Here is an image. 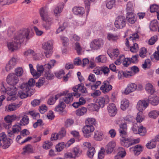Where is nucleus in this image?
I'll use <instances>...</instances> for the list:
<instances>
[{
  "label": "nucleus",
  "mask_w": 159,
  "mask_h": 159,
  "mask_svg": "<svg viewBox=\"0 0 159 159\" xmlns=\"http://www.w3.org/2000/svg\"><path fill=\"white\" fill-rule=\"evenodd\" d=\"M126 9L127 11V13H128L129 12H133L134 11V6L133 3L130 2H128L127 4Z\"/></svg>",
  "instance_id": "nucleus-37"
},
{
  "label": "nucleus",
  "mask_w": 159,
  "mask_h": 159,
  "mask_svg": "<svg viewBox=\"0 0 159 159\" xmlns=\"http://www.w3.org/2000/svg\"><path fill=\"white\" fill-rule=\"evenodd\" d=\"M66 107V105L63 101H59V103L55 107V110L57 112H63V110Z\"/></svg>",
  "instance_id": "nucleus-28"
},
{
  "label": "nucleus",
  "mask_w": 159,
  "mask_h": 159,
  "mask_svg": "<svg viewBox=\"0 0 159 159\" xmlns=\"http://www.w3.org/2000/svg\"><path fill=\"white\" fill-rule=\"evenodd\" d=\"M137 88V85L134 83H131L128 85L125 89L124 93L128 94L134 91Z\"/></svg>",
  "instance_id": "nucleus-17"
},
{
  "label": "nucleus",
  "mask_w": 159,
  "mask_h": 159,
  "mask_svg": "<svg viewBox=\"0 0 159 159\" xmlns=\"http://www.w3.org/2000/svg\"><path fill=\"white\" fill-rule=\"evenodd\" d=\"M35 82V81L34 79H30L27 83L22 84L18 88V89L25 92H31L33 93V92L30 89L31 87L34 85Z\"/></svg>",
  "instance_id": "nucleus-3"
},
{
  "label": "nucleus",
  "mask_w": 159,
  "mask_h": 159,
  "mask_svg": "<svg viewBox=\"0 0 159 159\" xmlns=\"http://www.w3.org/2000/svg\"><path fill=\"white\" fill-rule=\"evenodd\" d=\"M146 90L148 93L152 94L154 93L155 89L153 85L150 83L147 84L145 88Z\"/></svg>",
  "instance_id": "nucleus-29"
},
{
  "label": "nucleus",
  "mask_w": 159,
  "mask_h": 159,
  "mask_svg": "<svg viewBox=\"0 0 159 159\" xmlns=\"http://www.w3.org/2000/svg\"><path fill=\"white\" fill-rule=\"evenodd\" d=\"M75 48L78 54L79 55L80 54H81V51L82 50V48L79 43H75Z\"/></svg>",
  "instance_id": "nucleus-64"
},
{
  "label": "nucleus",
  "mask_w": 159,
  "mask_h": 159,
  "mask_svg": "<svg viewBox=\"0 0 159 159\" xmlns=\"http://www.w3.org/2000/svg\"><path fill=\"white\" fill-rule=\"evenodd\" d=\"M120 73H122L124 76L126 77H129L133 75V73L131 71H120Z\"/></svg>",
  "instance_id": "nucleus-51"
},
{
  "label": "nucleus",
  "mask_w": 159,
  "mask_h": 159,
  "mask_svg": "<svg viewBox=\"0 0 159 159\" xmlns=\"http://www.w3.org/2000/svg\"><path fill=\"white\" fill-rule=\"evenodd\" d=\"M43 120L41 119L38 120L37 122L33 124V127L34 128H36L39 126H43Z\"/></svg>",
  "instance_id": "nucleus-59"
},
{
  "label": "nucleus",
  "mask_w": 159,
  "mask_h": 159,
  "mask_svg": "<svg viewBox=\"0 0 159 159\" xmlns=\"http://www.w3.org/2000/svg\"><path fill=\"white\" fill-rule=\"evenodd\" d=\"M103 44V41L101 39H95L90 44V47L94 50H98Z\"/></svg>",
  "instance_id": "nucleus-8"
},
{
  "label": "nucleus",
  "mask_w": 159,
  "mask_h": 159,
  "mask_svg": "<svg viewBox=\"0 0 159 159\" xmlns=\"http://www.w3.org/2000/svg\"><path fill=\"white\" fill-rule=\"evenodd\" d=\"M23 149V152L21 153L23 155H28L34 152L32 146L30 144L25 145Z\"/></svg>",
  "instance_id": "nucleus-18"
},
{
  "label": "nucleus",
  "mask_w": 159,
  "mask_h": 159,
  "mask_svg": "<svg viewBox=\"0 0 159 159\" xmlns=\"http://www.w3.org/2000/svg\"><path fill=\"white\" fill-rule=\"evenodd\" d=\"M120 128L119 131L120 136L122 137L123 136L127 137V126L126 124L123 123L120 124Z\"/></svg>",
  "instance_id": "nucleus-15"
},
{
  "label": "nucleus",
  "mask_w": 159,
  "mask_h": 159,
  "mask_svg": "<svg viewBox=\"0 0 159 159\" xmlns=\"http://www.w3.org/2000/svg\"><path fill=\"white\" fill-rule=\"evenodd\" d=\"M146 132V129L143 126H141L138 129V134L140 135L144 136Z\"/></svg>",
  "instance_id": "nucleus-38"
},
{
  "label": "nucleus",
  "mask_w": 159,
  "mask_h": 159,
  "mask_svg": "<svg viewBox=\"0 0 159 159\" xmlns=\"http://www.w3.org/2000/svg\"><path fill=\"white\" fill-rule=\"evenodd\" d=\"M64 143H61L58 144L56 147L57 152H60L62 150L63 148L65 147Z\"/></svg>",
  "instance_id": "nucleus-44"
},
{
  "label": "nucleus",
  "mask_w": 159,
  "mask_h": 159,
  "mask_svg": "<svg viewBox=\"0 0 159 159\" xmlns=\"http://www.w3.org/2000/svg\"><path fill=\"white\" fill-rule=\"evenodd\" d=\"M107 3L106 4L107 7L109 9H111L114 5L115 2V0H107Z\"/></svg>",
  "instance_id": "nucleus-43"
},
{
  "label": "nucleus",
  "mask_w": 159,
  "mask_h": 159,
  "mask_svg": "<svg viewBox=\"0 0 159 159\" xmlns=\"http://www.w3.org/2000/svg\"><path fill=\"white\" fill-rule=\"evenodd\" d=\"M125 59L124 55H121L119 56V58L116 60L115 62V63L117 65H119L121 63V61H123Z\"/></svg>",
  "instance_id": "nucleus-57"
},
{
  "label": "nucleus",
  "mask_w": 159,
  "mask_h": 159,
  "mask_svg": "<svg viewBox=\"0 0 159 159\" xmlns=\"http://www.w3.org/2000/svg\"><path fill=\"white\" fill-rule=\"evenodd\" d=\"M52 143L51 141H46L43 145V148L46 149L50 148L52 146Z\"/></svg>",
  "instance_id": "nucleus-47"
},
{
  "label": "nucleus",
  "mask_w": 159,
  "mask_h": 159,
  "mask_svg": "<svg viewBox=\"0 0 159 159\" xmlns=\"http://www.w3.org/2000/svg\"><path fill=\"white\" fill-rule=\"evenodd\" d=\"M105 151V148H102L98 154V157L99 159H102L104 157Z\"/></svg>",
  "instance_id": "nucleus-58"
},
{
  "label": "nucleus",
  "mask_w": 159,
  "mask_h": 159,
  "mask_svg": "<svg viewBox=\"0 0 159 159\" xmlns=\"http://www.w3.org/2000/svg\"><path fill=\"white\" fill-rule=\"evenodd\" d=\"M39 13L42 20L45 22L43 25V27L46 30L49 29L52 23V19L49 17L48 9L46 7L41 8Z\"/></svg>",
  "instance_id": "nucleus-2"
},
{
  "label": "nucleus",
  "mask_w": 159,
  "mask_h": 159,
  "mask_svg": "<svg viewBox=\"0 0 159 159\" xmlns=\"http://www.w3.org/2000/svg\"><path fill=\"white\" fill-rule=\"evenodd\" d=\"M139 38V36L137 33H134L131 35L129 38V40L130 41H132L133 42L136 39H138Z\"/></svg>",
  "instance_id": "nucleus-53"
},
{
  "label": "nucleus",
  "mask_w": 159,
  "mask_h": 159,
  "mask_svg": "<svg viewBox=\"0 0 159 159\" xmlns=\"http://www.w3.org/2000/svg\"><path fill=\"white\" fill-rule=\"evenodd\" d=\"M87 111V109L85 107H83L81 108L78 109L76 111V113L77 115L78 116H82L86 113Z\"/></svg>",
  "instance_id": "nucleus-34"
},
{
  "label": "nucleus",
  "mask_w": 159,
  "mask_h": 159,
  "mask_svg": "<svg viewBox=\"0 0 159 159\" xmlns=\"http://www.w3.org/2000/svg\"><path fill=\"white\" fill-rule=\"evenodd\" d=\"M16 64V60L15 58H12L8 62L6 66V70L7 71L13 68Z\"/></svg>",
  "instance_id": "nucleus-20"
},
{
  "label": "nucleus",
  "mask_w": 159,
  "mask_h": 159,
  "mask_svg": "<svg viewBox=\"0 0 159 159\" xmlns=\"http://www.w3.org/2000/svg\"><path fill=\"white\" fill-rule=\"evenodd\" d=\"M66 130L64 128L62 127L61 128V130L58 134L59 139H61L66 135Z\"/></svg>",
  "instance_id": "nucleus-41"
},
{
  "label": "nucleus",
  "mask_w": 159,
  "mask_h": 159,
  "mask_svg": "<svg viewBox=\"0 0 159 159\" xmlns=\"http://www.w3.org/2000/svg\"><path fill=\"white\" fill-rule=\"evenodd\" d=\"M142 112L140 111L137 113L136 120L138 122L140 123L143 120V118L142 117Z\"/></svg>",
  "instance_id": "nucleus-63"
},
{
  "label": "nucleus",
  "mask_w": 159,
  "mask_h": 159,
  "mask_svg": "<svg viewBox=\"0 0 159 159\" xmlns=\"http://www.w3.org/2000/svg\"><path fill=\"white\" fill-rule=\"evenodd\" d=\"M3 144L2 146V148L4 149H6L8 148L11 144V142L10 140H7L3 141Z\"/></svg>",
  "instance_id": "nucleus-56"
},
{
  "label": "nucleus",
  "mask_w": 159,
  "mask_h": 159,
  "mask_svg": "<svg viewBox=\"0 0 159 159\" xmlns=\"http://www.w3.org/2000/svg\"><path fill=\"white\" fill-rule=\"evenodd\" d=\"M33 94L31 92H27L20 90L18 93V96L21 99H23L28 96H30Z\"/></svg>",
  "instance_id": "nucleus-21"
},
{
  "label": "nucleus",
  "mask_w": 159,
  "mask_h": 159,
  "mask_svg": "<svg viewBox=\"0 0 159 159\" xmlns=\"http://www.w3.org/2000/svg\"><path fill=\"white\" fill-rule=\"evenodd\" d=\"M109 100L108 98L105 99L104 97H100L98 100V103L100 107H103L104 106L106 102L107 103Z\"/></svg>",
  "instance_id": "nucleus-33"
},
{
  "label": "nucleus",
  "mask_w": 159,
  "mask_h": 159,
  "mask_svg": "<svg viewBox=\"0 0 159 159\" xmlns=\"http://www.w3.org/2000/svg\"><path fill=\"white\" fill-rule=\"evenodd\" d=\"M103 133L98 130L95 131L94 132V138L97 141H101L103 139Z\"/></svg>",
  "instance_id": "nucleus-25"
},
{
  "label": "nucleus",
  "mask_w": 159,
  "mask_h": 159,
  "mask_svg": "<svg viewBox=\"0 0 159 159\" xmlns=\"http://www.w3.org/2000/svg\"><path fill=\"white\" fill-rule=\"evenodd\" d=\"M97 107V105L96 104L93 103L89 104L88 106V109L91 111H95Z\"/></svg>",
  "instance_id": "nucleus-62"
},
{
  "label": "nucleus",
  "mask_w": 159,
  "mask_h": 159,
  "mask_svg": "<svg viewBox=\"0 0 159 159\" xmlns=\"http://www.w3.org/2000/svg\"><path fill=\"white\" fill-rule=\"evenodd\" d=\"M23 71L22 68L19 67L16 69L15 73L16 75L18 76H21L23 73Z\"/></svg>",
  "instance_id": "nucleus-45"
},
{
  "label": "nucleus",
  "mask_w": 159,
  "mask_h": 159,
  "mask_svg": "<svg viewBox=\"0 0 159 159\" xmlns=\"http://www.w3.org/2000/svg\"><path fill=\"white\" fill-rule=\"evenodd\" d=\"M54 76V75L50 72L47 71V73H45L44 74V77L48 80H51L53 79Z\"/></svg>",
  "instance_id": "nucleus-46"
},
{
  "label": "nucleus",
  "mask_w": 159,
  "mask_h": 159,
  "mask_svg": "<svg viewBox=\"0 0 159 159\" xmlns=\"http://www.w3.org/2000/svg\"><path fill=\"white\" fill-rule=\"evenodd\" d=\"M146 101L148 104L150 103L152 105L156 106L159 103V98L157 96H150L148 99H146Z\"/></svg>",
  "instance_id": "nucleus-11"
},
{
  "label": "nucleus",
  "mask_w": 159,
  "mask_h": 159,
  "mask_svg": "<svg viewBox=\"0 0 159 159\" xmlns=\"http://www.w3.org/2000/svg\"><path fill=\"white\" fill-rule=\"evenodd\" d=\"M127 137L123 136L120 139V141L121 145L127 148L131 145L132 139L126 138Z\"/></svg>",
  "instance_id": "nucleus-16"
},
{
  "label": "nucleus",
  "mask_w": 159,
  "mask_h": 159,
  "mask_svg": "<svg viewBox=\"0 0 159 159\" xmlns=\"http://www.w3.org/2000/svg\"><path fill=\"white\" fill-rule=\"evenodd\" d=\"M116 146V143L114 141L109 142L105 147V151L107 154L111 153L114 150Z\"/></svg>",
  "instance_id": "nucleus-14"
},
{
  "label": "nucleus",
  "mask_w": 159,
  "mask_h": 159,
  "mask_svg": "<svg viewBox=\"0 0 159 159\" xmlns=\"http://www.w3.org/2000/svg\"><path fill=\"white\" fill-rule=\"evenodd\" d=\"M148 103L146 101V99L144 100H140L137 103V108L140 111L145 109L148 106Z\"/></svg>",
  "instance_id": "nucleus-10"
},
{
  "label": "nucleus",
  "mask_w": 159,
  "mask_h": 159,
  "mask_svg": "<svg viewBox=\"0 0 159 159\" xmlns=\"http://www.w3.org/2000/svg\"><path fill=\"white\" fill-rule=\"evenodd\" d=\"M131 63L130 58H125L124 60L123 61V65L124 67H127Z\"/></svg>",
  "instance_id": "nucleus-50"
},
{
  "label": "nucleus",
  "mask_w": 159,
  "mask_h": 159,
  "mask_svg": "<svg viewBox=\"0 0 159 159\" xmlns=\"http://www.w3.org/2000/svg\"><path fill=\"white\" fill-rule=\"evenodd\" d=\"M18 77L16 74L13 73L9 74L7 78V81L11 86L14 87V85L16 84L19 81Z\"/></svg>",
  "instance_id": "nucleus-4"
},
{
  "label": "nucleus",
  "mask_w": 159,
  "mask_h": 159,
  "mask_svg": "<svg viewBox=\"0 0 159 159\" xmlns=\"http://www.w3.org/2000/svg\"><path fill=\"white\" fill-rule=\"evenodd\" d=\"M73 12L75 15H82L84 13V10L83 7H75L73 9Z\"/></svg>",
  "instance_id": "nucleus-22"
},
{
  "label": "nucleus",
  "mask_w": 159,
  "mask_h": 159,
  "mask_svg": "<svg viewBox=\"0 0 159 159\" xmlns=\"http://www.w3.org/2000/svg\"><path fill=\"white\" fill-rule=\"evenodd\" d=\"M16 118V116H7L4 118V120L7 124H4V126L6 129H9L11 127V124Z\"/></svg>",
  "instance_id": "nucleus-12"
},
{
  "label": "nucleus",
  "mask_w": 159,
  "mask_h": 159,
  "mask_svg": "<svg viewBox=\"0 0 159 159\" xmlns=\"http://www.w3.org/2000/svg\"><path fill=\"white\" fill-rule=\"evenodd\" d=\"M150 8L151 12H156L157 13V19L159 20V6L156 5H153L150 7Z\"/></svg>",
  "instance_id": "nucleus-24"
},
{
  "label": "nucleus",
  "mask_w": 159,
  "mask_h": 159,
  "mask_svg": "<svg viewBox=\"0 0 159 159\" xmlns=\"http://www.w3.org/2000/svg\"><path fill=\"white\" fill-rule=\"evenodd\" d=\"M73 100V97L72 93H68L63 98V100L67 104H70L72 102Z\"/></svg>",
  "instance_id": "nucleus-23"
},
{
  "label": "nucleus",
  "mask_w": 159,
  "mask_h": 159,
  "mask_svg": "<svg viewBox=\"0 0 159 159\" xmlns=\"http://www.w3.org/2000/svg\"><path fill=\"white\" fill-rule=\"evenodd\" d=\"M95 120L93 118H88L87 119L85 122V125L89 126H93L95 124Z\"/></svg>",
  "instance_id": "nucleus-35"
},
{
  "label": "nucleus",
  "mask_w": 159,
  "mask_h": 159,
  "mask_svg": "<svg viewBox=\"0 0 159 159\" xmlns=\"http://www.w3.org/2000/svg\"><path fill=\"white\" fill-rule=\"evenodd\" d=\"M44 82V78H42L39 79L38 82L36 83V85L37 87L39 88L43 85Z\"/></svg>",
  "instance_id": "nucleus-61"
},
{
  "label": "nucleus",
  "mask_w": 159,
  "mask_h": 159,
  "mask_svg": "<svg viewBox=\"0 0 159 159\" xmlns=\"http://www.w3.org/2000/svg\"><path fill=\"white\" fill-rule=\"evenodd\" d=\"M146 49L144 48H142L140 50L139 56L142 58H143L146 56Z\"/></svg>",
  "instance_id": "nucleus-52"
},
{
  "label": "nucleus",
  "mask_w": 159,
  "mask_h": 159,
  "mask_svg": "<svg viewBox=\"0 0 159 159\" xmlns=\"http://www.w3.org/2000/svg\"><path fill=\"white\" fill-rule=\"evenodd\" d=\"M112 89V86L110 84L107 80L104 81L103 84L101 86L100 89L102 92L106 93L110 91Z\"/></svg>",
  "instance_id": "nucleus-9"
},
{
  "label": "nucleus",
  "mask_w": 159,
  "mask_h": 159,
  "mask_svg": "<svg viewBox=\"0 0 159 159\" xmlns=\"http://www.w3.org/2000/svg\"><path fill=\"white\" fill-rule=\"evenodd\" d=\"M8 87L7 88V91H6V93L10 96H12L15 95L16 93V90L17 89H16V87Z\"/></svg>",
  "instance_id": "nucleus-27"
},
{
  "label": "nucleus",
  "mask_w": 159,
  "mask_h": 159,
  "mask_svg": "<svg viewBox=\"0 0 159 159\" xmlns=\"http://www.w3.org/2000/svg\"><path fill=\"white\" fill-rule=\"evenodd\" d=\"M30 72L32 75H33L34 79H36L39 77V75L37 74V72L34 70L33 65L31 64H29Z\"/></svg>",
  "instance_id": "nucleus-32"
},
{
  "label": "nucleus",
  "mask_w": 159,
  "mask_h": 159,
  "mask_svg": "<svg viewBox=\"0 0 159 159\" xmlns=\"http://www.w3.org/2000/svg\"><path fill=\"white\" fill-rule=\"evenodd\" d=\"M67 24L66 22H64L63 24V26H60L58 29L57 30L56 33L58 34L60 32L63 31L66 28L67 26Z\"/></svg>",
  "instance_id": "nucleus-54"
},
{
  "label": "nucleus",
  "mask_w": 159,
  "mask_h": 159,
  "mask_svg": "<svg viewBox=\"0 0 159 159\" xmlns=\"http://www.w3.org/2000/svg\"><path fill=\"white\" fill-rule=\"evenodd\" d=\"M19 107V104H16L14 103L9 105L8 107V109L10 111H12L16 110L17 108Z\"/></svg>",
  "instance_id": "nucleus-39"
},
{
  "label": "nucleus",
  "mask_w": 159,
  "mask_h": 159,
  "mask_svg": "<svg viewBox=\"0 0 159 159\" xmlns=\"http://www.w3.org/2000/svg\"><path fill=\"white\" fill-rule=\"evenodd\" d=\"M37 69L38 72L37 74L39 75V77L41 76V74L43 73L44 71L43 66L42 65H38L37 66Z\"/></svg>",
  "instance_id": "nucleus-60"
},
{
  "label": "nucleus",
  "mask_w": 159,
  "mask_h": 159,
  "mask_svg": "<svg viewBox=\"0 0 159 159\" xmlns=\"http://www.w3.org/2000/svg\"><path fill=\"white\" fill-rule=\"evenodd\" d=\"M158 27V21L156 20H152L149 25V28L151 30L156 31Z\"/></svg>",
  "instance_id": "nucleus-26"
},
{
  "label": "nucleus",
  "mask_w": 159,
  "mask_h": 159,
  "mask_svg": "<svg viewBox=\"0 0 159 159\" xmlns=\"http://www.w3.org/2000/svg\"><path fill=\"white\" fill-rule=\"evenodd\" d=\"M31 37L30 35V30L27 29H23L19 30L15 35L12 42L7 44L8 48L11 51L17 49L24 41L25 38L27 41Z\"/></svg>",
  "instance_id": "nucleus-1"
},
{
  "label": "nucleus",
  "mask_w": 159,
  "mask_h": 159,
  "mask_svg": "<svg viewBox=\"0 0 159 159\" xmlns=\"http://www.w3.org/2000/svg\"><path fill=\"white\" fill-rule=\"evenodd\" d=\"M94 130V128L93 126H89L86 125L82 129V131L84 134V136L87 138H89L91 137V133Z\"/></svg>",
  "instance_id": "nucleus-7"
},
{
  "label": "nucleus",
  "mask_w": 159,
  "mask_h": 159,
  "mask_svg": "<svg viewBox=\"0 0 159 159\" xmlns=\"http://www.w3.org/2000/svg\"><path fill=\"white\" fill-rule=\"evenodd\" d=\"M126 19L127 21L131 24L134 23L136 20V18L133 12L127 13L126 16Z\"/></svg>",
  "instance_id": "nucleus-19"
},
{
  "label": "nucleus",
  "mask_w": 159,
  "mask_h": 159,
  "mask_svg": "<svg viewBox=\"0 0 159 159\" xmlns=\"http://www.w3.org/2000/svg\"><path fill=\"white\" fill-rule=\"evenodd\" d=\"M107 110L109 115L111 116H114L117 111L116 107L114 104H110L107 107Z\"/></svg>",
  "instance_id": "nucleus-13"
},
{
  "label": "nucleus",
  "mask_w": 159,
  "mask_h": 159,
  "mask_svg": "<svg viewBox=\"0 0 159 159\" xmlns=\"http://www.w3.org/2000/svg\"><path fill=\"white\" fill-rule=\"evenodd\" d=\"M126 20L125 16H118L115 21V25L117 29H121L124 27L126 25Z\"/></svg>",
  "instance_id": "nucleus-5"
},
{
  "label": "nucleus",
  "mask_w": 159,
  "mask_h": 159,
  "mask_svg": "<svg viewBox=\"0 0 159 159\" xmlns=\"http://www.w3.org/2000/svg\"><path fill=\"white\" fill-rule=\"evenodd\" d=\"M29 122V119L28 117L26 115H24L20 120V126H25L28 125Z\"/></svg>",
  "instance_id": "nucleus-31"
},
{
  "label": "nucleus",
  "mask_w": 159,
  "mask_h": 159,
  "mask_svg": "<svg viewBox=\"0 0 159 159\" xmlns=\"http://www.w3.org/2000/svg\"><path fill=\"white\" fill-rule=\"evenodd\" d=\"M107 39L110 41H115L118 39V38L116 35L109 34L107 35Z\"/></svg>",
  "instance_id": "nucleus-42"
},
{
  "label": "nucleus",
  "mask_w": 159,
  "mask_h": 159,
  "mask_svg": "<svg viewBox=\"0 0 159 159\" xmlns=\"http://www.w3.org/2000/svg\"><path fill=\"white\" fill-rule=\"evenodd\" d=\"M129 105V101L126 99H124L121 102L120 107L122 110L124 111L128 107Z\"/></svg>",
  "instance_id": "nucleus-30"
},
{
  "label": "nucleus",
  "mask_w": 159,
  "mask_h": 159,
  "mask_svg": "<svg viewBox=\"0 0 159 159\" xmlns=\"http://www.w3.org/2000/svg\"><path fill=\"white\" fill-rule=\"evenodd\" d=\"M74 121L72 119H67L65 121V126L66 127H68L74 124Z\"/></svg>",
  "instance_id": "nucleus-48"
},
{
  "label": "nucleus",
  "mask_w": 159,
  "mask_h": 159,
  "mask_svg": "<svg viewBox=\"0 0 159 159\" xmlns=\"http://www.w3.org/2000/svg\"><path fill=\"white\" fill-rule=\"evenodd\" d=\"M101 70L102 71V73L104 75L108 74L110 71L109 68L106 66H103L100 67Z\"/></svg>",
  "instance_id": "nucleus-55"
},
{
  "label": "nucleus",
  "mask_w": 159,
  "mask_h": 159,
  "mask_svg": "<svg viewBox=\"0 0 159 159\" xmlns=\"http://www.w3.org/2000/svg\"><path fill=\"white\" fill-rule=\"evenodd\" d=\"M158 115V112L156 110L150 111L148 114V116L150 118L156 119Z\"/></svg>",
  "instance_id": "nucleus-40"
},
{
  "label": "nucleus",
  "mask_w": 159,
  "mask_h": 159,
  "mask_svg": "<svg viewBox=\"0 0 159 159\" xmlns=\"http://www.w3.org/2000/svg\"><path fill=\"white\" fill-rule=\"evenodd\" d=\"M95 152V149L94 147H90L88 150L87 155L90 158H92Z\"/></svg>",
  "instance_id": "nucleus-36"
},
{
  "label": "nucleus",
  "mask_w": 159,
  "mask_h": 159,
  "mask_svg": "<svg viewBox=\"0 0 159 159\" xmlns=\"http://www.w3.org/2000/svg\"><path fill=\"white\" fill-rule=\"evenodd\" d=\"M43 48L45 50L44 53L46 57L47 58L49 57L52 52V44L51 42L48 41L45 43L43 45Z\"/></svg>",
  "instance_id": "nucleus-6"
},
{
  "label": "nucleus",
  "mask_w": 159,
  "mask_h": 159,
  "mask_svg": "<svg viewBox=\"0 0 159 159\" xmlns=\"http://www.w3.org/2000/svg\"><path fill=\"white\" fill-rule=\"evenodd\" d=\"M130 51L133 52H136L139 49L138 45L136 43H134L133 45L130 47Z\"/></svg>",
  "instance_id": "nucleus-49"
}]
</instances>
